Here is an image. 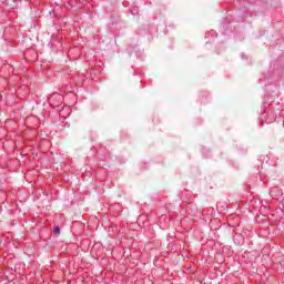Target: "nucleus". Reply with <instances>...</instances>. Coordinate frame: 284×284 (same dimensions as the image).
<instances>
[{
  "label": "nucleus",
  "mask_w": 284,
  "mask_h": 284,
  "mask_svg": "<svg viewBox=\"0 0 284 284\" xmlns=\"http://www.w3.org/2000/svg\"><path fill=\"white\" fill-rule=\"evenodd\" d=\"M268 116L266 119V123H274V121H276V115L274 114L273 111H271L270 113H267Z\"/></svg>",
  "instance_id": "2"
},
{
  "label": "nucleus",
  "mask_w": 284,
  "mask_h": 284,
  "mask_svg": "<svg viewBox=\"0 0 284 284\" xmlns=\"http://www.w3.org/2000/svg\"><path fill=\"white\" fill-rule=\"evenodd\" d=\"M53 234H61V229L59 226H55L53 229Z\"/></svg>",
  "instance_id": "3"
},
{
  "label": "nucleus",
  "mask_w": 284,
  "mask_h": 284,
  "mask_svg": "<svg viewBox=\"0 0 284 284\" xmlns=\"http://www.w3.org/2000/svg\"><path fill=\"white\" fill-rule=\"evenodd\" d=\"M48 102L50 105H53L55 108H59V105H61V103H63V95L59 94V93H54L52 94L49 99Z\"/></svg>",
  "instance_id": "1"
}]
</instances>
